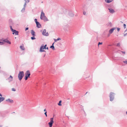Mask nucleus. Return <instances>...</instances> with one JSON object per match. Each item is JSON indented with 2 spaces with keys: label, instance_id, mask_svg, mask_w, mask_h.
<instances>
[{
  "label": "nucleus",
  "instance_id": "obj_1",
  "mask_svg": "<svg viewBox=\"0 0 127 127\" xmlns=\"http://www.w3.org/2000/svg\"><path fill=\"white\" fill-rule=\"evenodd\" d=\"M40 19L43 20L45 21H48V19L45 16L44 13L42 10L40 17Z\"/></svg>",
  "mask_w": 127,
  "mask_h": 127
},
{
  "label": "nucleus",
  "instance_id": "obj_2",
  "mask_svg": "<svg viewBox=\"0 0 127 127\" xmlns=\"http://www.w3.org/2000/svg\"><path fill=\"white\" fill-rule=\"evenodd\" d=\"M24 74V72L23 71H20L18 75V77L20 80H21Z\"/></svg>",
  "mask_w": 127,
  "mask_h": 127
},
{
  "label": "nucleus",
  "instance_id": "obj_3",
  "mask_svg": "<svg viewBox=\"0 0 127 127\" xmlns=\"http://www.w3.org/2000/svg\"><path fill=\"white\" fill-rule=\"evenodd\" d=\"M115 94L113 92H110V101H112L114 98Z\"/></svg>",
  "mask_w": 127,
  "mask_h": 127
},
{
  "label": "nucleus",
  "instance_id": "obj_4",
  "mask_svg": "<svg viewBox=\"0 0 127 127\" xmlns=\"http://www.w3.org/2000/svg\"><path fill=\"white\" fill-rule=\"evenodd\" d=\"M25 74L26 76L25 77V80H27L28 78L30 77V76L31 74L29 70H27Z\"/></svg>",
  "mask_w": 127,
  "mask_h": 127
},
{
  "label": "nucleus",
  "instance_id": "obj_5",
  "mask_svg": "<svg viewBox=\"0 0 127 127\" xmlns=\"http://www.w3.org/2000/svg\"><path fill=\"white\" fill-rule=\"evenodd\" d=\"M46 46L47 45L46 44L44 46V45H42L40 48L39 51L40 52L44 51L43 50L44 49H46Z\"/></svg>",
  "mask_w": 127,
  "mask_h": 127
},
{
  "label": "nucleus",
  "instance_id": "obj_6",
  "mask_svg": "<svg viewBox=\"0 0 127 127\" xmlns=\"http://www.w3.org/2000/svg\"><path fill=\"white\" fill-rule=\"evenodd\" d=\"M50 122L48 123V125L49 126V127H51L53 125V124L54 123V118H50Z\"/></svg>",
  "mask_w": 127,
  "mask_h": 127
},
{
  "label": "nucleus",
  "instance_id": "obj_7",
  "mask_svg": "<svg viewBox=\"0 0 127 127\" xmlns=\"http://www.w3.org/2000/svg\"><path fill=\"white\" fill-rule=\"evenodd\" d=\"M42 34L43 35L46 36H47L48 35V33L46 32V31L45 29L44 30L42 33Z\"/></svg>",
  "mask_w": 127,
  "mask_h": 127
},
{
  "label": "nucleus",
  "instance_id": "obj_8",
  "mask_svg": "<svg viewBox=\"0 0 127 127\" xmlns=\"http://www.w3.org/2000/svg\"><path fill=\"white\" fill-rule=\"evenodd\" d=\"M12 31L13 32V34H15L16 35H18V31H16L15 30H13V29H12Z\"/></svg>",
  "mask_w": 127,
  "mask_h": 127
},
{
  "label": "nucleus",
  "instance_id": "obj_9",
  "mask_svg": "<svg viewBox=\"0 0 127 127\" xmlns=\"http://www.w3.org/2000/svg\"><path fill=\"white\" fill-rule=\"evenodd\" d=\"M108 9L109 10V12L111 13H113L115 12L114 10L112 9L108 8Z\"/></svg>",
  "mask_w": 127,
  "mask_h": 127
},
{
  "label": "nucleus",
  "instance_id": "obj_10",
  "mask_svg": "<svg viewBox=\"0 0 127 127\" xmlns=\"http://www.w3.org/2000/svg\"><path fill=\"white\" fill-rule=\"evenodd\" d=\"M112 24L111 22H108L106 24L107 26L109 27H111L112 26Z\"/></svg>",
  "mask_w": 127,
  "mask_h": 127
},
{
  "label": "nucleus",
  "instance_id": "obj_11",
  "mask_svg": "<svg viewBox=\"0 0 127 127\" xmlns=\"http://www.w3.org/2000/svg\"><path fill=\"white\" fill-rule=\"evenodd\" d=\"M3 42H7L9 44H10L11 43V42L7 39H5L3 40Z\"/></svg>",
  "mask_w": 127,
  "mask_h": 127
},
{
  "label": "nucleus",
  "instance_id": "obj_12",
  "mask_svg": "<svg viewBox=\"0 0 127 127\" xmlns=\"http://www.w3.org/2000/svg\"><path fill=\"white\" fill-rule=\"evenodd\" d=\"M8 80L9 82L12 81L13 80L12 77L10 75V77L8 79Z\"/></svg>",
  "mask_w": 127,
  "mask_h": 127
},
{
  "label": "nucleus",
  "instance_id": "obj_13",
  "mask_svg": "<svg viewBox=\"0 0 127 127\" xmlns=\"http://www.w3.org/2000/svg\"><path fill=\"white\" fill-rule=\"evenodd\" d=\"M115 29L113 28L111 29L109 31V33L110 34L112 33L113 32Z\"/></svg>",
  "mask_w": 127,
  "mask_h": 127
},
{
  "label": "nucleus",
  "instance_id": "obj_14",
  "mask_svg": "<svg viewBox=\"0 0 127 127\" xmlns=\"http://www.w3.org/2000/svg\"><path fill=\"white\" fill-rule=\"evenodd\" d=\"M31 33L32 36H35V32H34L33 30L31 31Z\"/></svg>",
  "mask_w": 127,
  "mask_h": 127
},
{
  "label": "nucleus",
  "instance_id": "obj_15",
  "mask_svg": "<svg viewBox=\"0 0 127 127\" xmlns=\"http://www.w3.org/2000/svg\"><path fill=\"white\" fill-rule=\"evenodd\" d=\"M6 101H8V102L11 103H12L13 102V101L12 100H11L10 99H8L6 100Z\"/></svg>",
  "mask_w": 127,
  "mask_h": 127
},
{
  "label": "nucleus",
  "instance_id": "obj_16",
  "mask_svg": "<svg viewBox=\"0 0 127 127\" xmlns=\"http://www.w3.org/2000/svg\"><path fill=\"white\" fill-rule=\"evenodd\" d=\"M4 99V98L3 97H0V103Z\"/></svg>",
  "mask_w": 127,
  "mask_h": 127
},
{
  "label": "nucleus",
  "instance_id": "obj_17",
  "mask_svg": "<svg viewBox=\"0 0 127 127\" xmlns=\"http://www.w3.org/2000/svg\"><path fill=\"white\" fill-rule=\"evenodd\" d=\"M113 0H105L106 2L107 3H109L112 2Z\"/></svg>",
  "mask_w": 127,
  "mask_h": 127
},
{
  "label": "nucleus",
  "instance_id": "obj_18",
  "mask_svg": "<svg viewBox=\"0 0 127 127\" xmlns=\"http://www.w3.org/2000/svg\"><path fill=\"white\" fill-rule=\"evenodd\" d=\"M36 26L38 28H40V27L41 25H40L39 22H38V23H37V24H36Z\"/></svg>",
  "mask_w": 127,
  "mask_h": 127
},
{
  "label": "nucleus",
  "instance_id": "obj_19",
  "mask_svg": "<svg viewBox=\"0 0 127 127\" xmlns=\"http://www.w3.org/2000/svg\"><path fill=\"white\" fill-rule=\"evenodd\" d=\"M54 44V43H53V44H52V46H51L50 47V48H52V49L53 50H54V49H55V48H54V46H53V44Z\"/></svg>",
  "mask_w": 127,
  "mask_h": 127
},
{
  "label": "nucleus",
  "instance_id": "obj_20",
  "mask_svg": "<svg viewBox=\"0 0 127 127\" xmlns=\"http://www.w3.org/2000/svg\"><path fill=\"white\" fill-rule=\"evenodd\" d=\"M62 102V101L60 100L59 101V103H58V104L59 105L61 106L62 105V104H61V103Z\"/></svg>",
  "mask_w": 127,
  "mask_h": 127
},
{
  "label": "nucleus",
  "instance_id": "obj_21",
  "mask_svg": "<svg viewBox=\"0 0 127 127\" xmlns=\"http://www.w3.org/2000/svg\"><path fill=\"white\" fill-rule=\"evenodd\" d=\"M20 48L21 49L23 50H24V48L23 46H20Z\"/></svg>",
  "mask_w": 127,
  "mask_h": 127
},
{
  "label": "nucleus",
  "instance_id": "obj_22",
  "mask_svg": "<svg viewBox=\"0 0 127 127\" xmlns=\"http://www.w3.org/2000/svg\"><path fill=\"white\" fill-rule=\"evenodd\" d=\"M34 20H35V22L36 23V24H37V23H38V22L37 21V19H34Z\"/></svg>",
  "mask_w": 127,
  "mask_h": 127
},
{
  "label": "nucleus",
  "instance_id": "obj_23",
  "mask_svg": "<svg viewBox=\"0 0 127 127\" xmlns=\"http://www.w3.org/2000/svg\"><path fill=\"white\" fill-rule=\"evenodd\" d=\"M12 90L13 91H16V90L15 89L13 88L12 89Z\"/></svg>",
  "mask_w": 127,
  "mask_h": 127
},
{
  "label": "nucleus",
  "instance_id": "obj_24",
  "mask_svg": "<svg viewBox=\"0 0 127 127\" xmlns=\"http://www.w3.org/2000/svg\"><path fill=\"white\" fill-rule=\"evenodd\" d=\"M120 43H118L117 45V46H120Z\"/></svg>",
  "mask_w": 127,
  "mask_h": 127
},
{
  "label": "nucleus",
  "instance_id": "obj_25",
  "mask_svg": "<svg viewBox=\"0 0 127 127\" xmlns=\"http://www.w3.org/2000/svg\"><path fill=\"white\" fill-rule=\"evenodd\" d=\"M102 42H99L98 44V46H99V45H101L102 44Z\"/></svg>",
  "mask_w": 127,
  "mask_h": 127
},
{
  "label": "nucleus",
  "instance_id": "obj_26",
  "mask_svg": "<svg viewBox=\"0 0 127 127\" xmlns=\"http://www.w3.org/2000/svg\"><path fill=\"white\" fill-rule=\"evenodd\" d=\"M123 62L125 64H127V61H123Z\"/></svg>",
  "mask_w": 127,
  "mask_h": 127
},
{
  "label": "nucleus",
  "instance_id": "obj_27",
  "mask_svg": "<svg viewBox=\"0 0 127 127\" xmlns=\"http://www.w3.org/2000/svg\"><path fill=\"white\" fill-rule=\"evenodd\" d=\"M83 14L84 15H85L86 14V13L85 11H84L83 12Z\"/></svg>",
  "mask_w": 127,
  "mask_h": 127
},
{
  "label": "nucleus",
  "instance_id": "obj_28",
  "mask_svg": "<svg viewBox=\"0 0 127 127\" xmlns=\"http://www.w3.org/2000/svg\"><path fill=\"white\" fill-rule=\"evenodd\" d=\"M31 38L32 40L35 39V38L34 37V36L33 37H32Z\"/></svg>",
  "mask_w": 127,
  "mask_h": 127
},
{
  "label": "nucleus",
  "instance_id": "obj_29",
  "mask_svg": "<svg viewBox=\"0 0 127 127\" xmlns=\"http://www.w3.org/2000/svg\"><path fill=\"white\" fill-rule=\"evenodd\" d=\"M124 27V28H126V25L125 24H124L123 25Z\"/></svg>",
  "mask_w": 127,
  "mask_h": 127
},
{
  "label": "nucleus",
  "instance_id": "obj_30",
  "mask_svg": "<svg viewBox=\"0 0 127 127\" xmlns=\"http://www.w3.org/2000/svg\"><path fill=\"white\" fill-rule=\"evenodd\" d=\"M4 43L3 42H1L0 41V45H2Z\"/></svg>",
  "mask_w": 127,
  "mask_h": 127
},
{
  "label": "nucleus",
  "instance_id": "obj_31",
  "mask_svg": "<svg viewBox=\"0 0 127 127\" xmlns=\"http://www.w3.org/2000/svg\"><path fill=\"white\" fill-rule=\"evenodd\" d=\"M25 0V1L26 2H28L29 1V0Z\"/></svg>",
  "mask_w": 127,
  "mask_h": 127
},
{
  "label": "nucleus",
  "instance_id": "obj_32",
  "mask_svg": "<svg viewBox=\"0 0 127 127\" xmlns=\"http://www.w3.org/2000/svg\"><path fill=\"white\" fill-rule=\"evenodd\" d=\"M47 112H45V113H44V114H45V116L46 117H47Z\"/></svg>",
  "mask_w": 127,
  "mask_h": 127
},
{
  "label": "nucleus",
  "instance_id": "obj_33",
  "mask_svg": "<svg viewBox=\"0 0 127 127\" xmlns=\"http://www.w3.org/2000/svg\"><path fill=\"white\" fill-rule=\"evenodd\" d=\"M61 39V38H59V37H58V39H57V40H60Z\"/></svg>",
  "mask_w": 127,
  "mask_h": 127
},
{
  "label": "nucleus",
  "instance_id": "obj_34",
  "mask_svg": "<svg viewBox=\"0 0 127 127\" xmlns=\"http://www.w3.org/2000/svg\"><path fill=\"white\" fill-rule=\"evenodd\" d=\"M117 30L118 31H119L120 30V29L119 28H118L117 29Z\"/></svg>",
  "mask_w": 127,
  "mask_h": 127
},
{
  "label": "nucleus",
  "instance_id": "obj_35",
  "mask_svg": "<svg viewBox=\"0 0 127 127\" xmlns=\"http://www.w3.org/2000/svg\"><path fill=\"white\" fill-rule=\"evenodd\" d=\"M28 29V28H26L25 29V31H26Z\"/></svg>",
  "mask_w": 127,
  "mask_h": 127
},
{
  "label": "nucleus",
  "instance_id": "obj_36",
  "mask_svg": "<svg viewBox=\"0 0 127 127\" xmlns=\"http://www.w3.org/2000/svg\"><path fill=\"white\" fill-rule=\"evenodd\" d=\"M127 35V33L125 34H124V36H126Z\"/></svg>",
  "mask_w": 127,
  "mask_h": 127
},
{
  "label": "nucleus",
  "instance_id": "obj_37",
  "mask_svg": "<svg viewBox=\"0 0 127 127\" xmlns=\"http://www.w3.org/2000/svg\"><path fill=\"white\" fill-rule=\"evenodd\" d=\"M44 111L45 112H47L46 110V109H44Z\"/></svg>",
  "mask_w": 127,
  "mask_h": 127
},
{
  "label": "nucleus",
  "instance_id": "obj_38",
  "mask_svg": "<svg viewBox=\"0 0 127 127\" xmlns=\"http://www.w3.org/2000/svg\"><path fill=\"white\" fill-rule=\"evenodd\" d=\"M121 52L123 53H124V54H125V52L124 51H121Z\"/></svg>",
  "mask_w": 127,
  "mask_h": 127
},
{
  "label": "nucleus",
  "instance_id": "obj_39",
  "mask_svg": "<svg viewBox=\"0 0 127 127\" xmlns=\"http://www.w3.org/2000/svg\"><path fill=\"white\" fill-rule=\"evenodd\" d=\"M26 3H25V4H24V6L25 7L26 6Z\"/></svg>",
  "mask_w": 127,
  "mask_h": 127
},
{
  "label": "nucleus",
  "instance_id": "obj_40",
  "mask_svg": "<svg viewBox=\"0 0 127 127\" xmlns=\"http://www.w3.org/2000/svg\"><path fill=\"white\" fill-rule=\"evenodd\" d=\"M54 40L55 42L57 41H58L57 40V39H54Z\"/></svg>",
  "mask_w": 127,
  "mask_h": 127
},
{
  "label": "nucleus",
  "instance_id": "obj_41",
  "mask_svg": "<svg viewBox=\"0 0 127 127\" xmlns=\"http://www.w3.org/2000/svg\"><path fill=\"white\" fill-rule=\"evenodd\" d=\"M10 27V29H11V30L12 31V29H12V27H11V26Z\"/></svg>",
  "mask_w": 127,
  "mask_h": 127
},
{
  "label": "nucleus",
  "instance_id": "obj_42",
  "mask_svg": "<svg viewBox=\"0 0 127 127\" xmlns=\"http://www.w3.org/2000/svg\"><path fill=\"white\" fill-rule=\"evenodd\" d=\"M2 96V95L0 94V96Z\"/></svg>",
  "mask_w": 127,
  "mask_h": 127
},
{
  "label": "nucleus",
  "instance_id": "obj_43",
  "mask_svg": "<svg viewBox=\"0 0 127 127\" xmlns=\"http://www.w3.org/2000/svg\"><path fill=\"white\" fill-rule=\"evenodd\" d=\"M46 49H48V47H47L46 48Z\"/></svg>",
  "mask_w": 127,
  "mask_h": 127
},
{
  "label": "nucleus",
  "instance_id": "obj_44",
  "mask_svg": "<svg viewBox=\"0 0 127 127\" xmlns=\"http://www.w3.org/2000/svg\"><path fill=\"white\" fill-rule=\"evenodd\" d=\"M126 114L127 115V111L126 112Z\"/></svg>",
  "mask_w": 127,
  "mask_h": 127
}]
</instances>
